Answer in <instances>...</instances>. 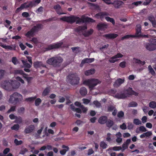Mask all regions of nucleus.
Listing matches in <instances>:
<instances>
[{
    "instance_id": "dca6fc26",
    "label": "nucleus",
    "mask_w": 156,
    "mask_h": 156,
    "mask_svg": "<svg viewBox=\"0 0 156 156\" xmlns=\"http://www.w3.org/2000/svg\"><path fill=\"white\" fill-rule=\"evenodd\" d=\"M35 128L34 126L33 125H31L25 128L24 132L26 134H28L32 132Z\"/></svg>"
},
{
    "instance_id": "5701e85b",
    "label": "nucleus",
    "mask_w": 156,
    "mask_h": 156,
    "mask_svg": "<svg viewBox=\"0 0 156 156\" xmlns=\"http://www.w3.org/2000/svg\"><path fill=\"white\" fill-rule=\"evenodd\" d=\"M43 27V25L41 24H38L36 26H34L32 28L34 32L35 33L38 31L40 29H42Z\"/></svg>"
},
{
    "instance_id": "2f4dec72",
    "label": "nucleus",
    "mask_w": 156,
    "mask_h": 156,
    "mask_svg": "<svg viewBox=\"0 0 156 156\" xmlns=\"http://www.w3.org/2000/svg\"><path fill=\"white\" fill-rule=\"evenodd\" d=\"M133 60H134L135 63L141 64L142 66L144 65L145 64V62L144 61H142L138 58H134Z\"/></svg>"
},
{
    "instance_id": "49530a36",
    "label": "nucleus",
    "mask_w": 156,
    "mask_h": 156,
    "mask_svg": "<svg viewBox=\"0 0 156 156\" xmlns=\"http://www.w3.org/2000/svg\"><path fill=\"white\" fill-rule=\"evenodd\" d=\"M137 104L135 101H132L128 105V106L130 107H136L137 106Z\"/></svg>"
},
{
    "instance_id": "680f3d73",
    "label": "nucleus",
    "mask_w": 156,
    "mask_h": 156,
    "mask_svg": "<svg viewBox=\"0 0 156 156\" xmlns=\"http://www.w3.org/2000/svg\"><path fill=\"white\" fill-rule=\"evenodd\" d=\"M80 108L81 109V110H82V112L83 113H86L88 110L87 108L85 107L83 105L81 106Z\"/></svg>"
},
{
    "instance_id": "bb28decb",
    "label": "nucleus",
    "mask_w": 156,
    "mask_h": 156,
    "mask_svg": "<svg viewBox=\"0 0 156 156\" xmlns=\"http://www.w3.org/2000/svg\"><path fill=\"white\" fill-rule=\"evenodd\" d=\"M141 27L140 24H138L136 27V36H138L141 34Z\"/></svg>"
},
{
    "instance_id": "aec40b11",
    "label": "nucleus",
    "mask_w": 156,
    "mask_h": 156,
    "mask_svg": "<svg viewBox=\"0 0 156 156\" xmlns=\"http://www.w3.org/2000/svg\"><path fill=\"white\" fill-rule=\"evenodd\" d=\"M109 14L106 12H101L96 14L95 16L97 18H100L101 19H103L105 16H108Z\"/></svg>"
},
{
    "instance_id": "c756f323",
    "label": "nucleus",
    "mask_w": 156,
    "mask_h": 156,
    "mask_svg": "<svg viewBox=\"0 0 156 156\" xmlns=\"http://www.w3.org/2000/svg\"><path fill=\"white\" fill-rule=\"evenodd\" d=\"M80 93L82 96H85L87 93V90L85 87H82L80 89Z\"/></svg>"
},
{
    "instance_id": "f257e3e1",
    "label": "nucleus",
    "mask_w": 156,
    "mask_h": 156,
    "mask_svg": "<svg viewBox=\"0 0 156 156\" xmlns=\"http://www.w3.org/2000/svg\"><path fill=\"white\" fill-rule=\"evenodd\" d=\"M60 19L61 20L71 24H72L76 22V24H79L81 22L94 23L95 22V20L92 18L88 17H85L84 16H82L81 18L74 15L69 16H64L60 18Z\"/></svg>"
},
{
    "instance_id": "c85d7f7f",
    "label": "nucleus",
    "mask_w": 156,
    "mask_h": 156,
    "mask_svg": "<svg viewBox=\"0 0 156 156\" xmlns=\"http://www.w3.org/2000/svg\"><path fill=\"white\" fill-rule=\"evenodd\" d=\"M95 70L94 69H91L86 71L84 72V74L85 75L88 76L94 74L95 73Z\"/></svg>"
},
{
    "instance_id": "774afa93",
    "label": "nucleus",
    "mask_w": 156,
    "mask_h": 156,
    "mask_svg": "<svg viewBox=\"0 0 156 156\" xmlns=\"http://www.w3.org/2000/svg\"><path fill=\"white\" fill-rule=\"evenodd\" d=\"M44 8L42 6H41L36 11V12L38 13L43 12Z\"/></svg>"
},
{
    "instance_id": "e2e57ef3",
    "label": "nucleus",
    "mask_w": 156,
    "mask_h": 156,
    "mask_svg": "<svg viewBox=\"0 0 156 156\" xmlns=\"http://www.w3.org/2000/svg\"><path fill=\"white\" fill-rule=\"evenodd\" d=\"M94 153V151L92 148H91L88 150L87 154L88 155H90Z\"/></svg>"
},
{
    "instance_id": "58836bf2",
    "label": "nucleus",
    "mask_w": 156,
    "mask_h": 156,
    "mask_svg": "<svg viewBox=\"0 0 156 156\" xmlns=\"http://www.w3.org/2000/svg\"><path fill=\"white\" fill-rule=\"evenodd\" d=\"M149 105L151 108H156V102L154 101H151L149 103Z\"/></svg>"
},
{
    "instance_id": "f8f14e48",
    "label": "nucleus",
    "mask_w": 156,
    "mask_h": 156,
    "mask_svg": "<svg viewBox=\"0 0 156 156\" xmlns=\"http://www.w3.org/2000/svg\"><path fill=\"white\" fill-rule=\"evenodd\" d=\"M108 27V25L104 23H99L97 26V27L99 30H105Z\"/></svg>"
},
{
    "instance_id": "ddd939ff",
    "label": "nucleus",
    "mask_w": 156,
    "mask_h": 156,
    "mask_svg": "<svg viewBox=\"0 0 156 156\" xmlns=\"http://www.w3.org/2000/svg\"><path fill=\"white\" fill-rule=\"evenodd\" d=\"M33 66L34 68L37 69L41 68V67L46 68V66L43 64L41 61H37L34 62L33 63Z\"/></svg>"
},
{
    "instance_id": "864d4df0",
    "label": "nucleus",
    "mask_w": 156,
    "mask_h": 156,
    "mask_svg": "<svg viewBox=\"0 0 156 156\" xmlns=\"http://www.w3.org/2000/svg\"><path fill=\"white\" fill-rule=\"evenodd\" d=\"M12 61L13 63L15 65H16L18 63L17 59L15 57H13L12 58Z\"/></svg>"
},
{
    "instance_id": "a211bd4d",
    "label": "nucleus",
    "mask_w": 156,
    "mask_h": 156,
    "mask_svg": "<svg viewBox=\"0 0 156 156\" xmlns=\"http://www.w3.org/2000/svg\"><path fill=\"white\" fill-rule=\"evenodd\" d=\"M147 19L152 23L153 27H156V20L154 16L152 15H151L148 16Z\"/></svg>"
},
{
    "instance_id": "052dcab7",
    "label": "nucleus",
    "mask_w": 156,
    "mask_h": 156,
    "mask_svg": "<svg viewBox=\"0 0 156 156\" xmlns=\"http://www.w3.org/2000/svg\"><path fill=\"white\" fill-rule=\"evenodd\" d=\"M139 131L142 132H145L147 131L145 127L144 126H141L139 127Z\"/></svg>"
},
{
    "instance_id": "e433bc0d",
    "label": "nucleus",
    "mask_w": 156,
    "mask_h": 156,
    "mask_svg": "<svg viewBox=\"0 0 156 156\" xmlns=\"http://www.w3.org/2000/svg\"><path fill=\"white\" fill-rule=\"evenodd\" d=\"M34 33L35 32L31 29L30 31L27 32L25 35L27 37H29L30 36H33Z\"/></svg>"
},
{
    "instance_id": "cd10ccee",
    "label": "nucleus",
    "mask_w": 156,
    "mask_h": 156,
    "mask_svg": "<svg viewBox=\"0 0 156 156\" xmlns=\"http://www.w3.org/2000/svg\"><path fill=\"white\" fill-rule=\"evenodd\" d=\"M62 148L63 149L66 148V149H63L60 151V153L62 155H64L66 153L67 151L69 150V147L65 145H63L62 146Z\"/></svg>"
},
{
    "instance_id": "412c9836",
    "label": "nucleus",
    "mask_w": 156,
    "mask_h": 156,
    "mask_svg": "<svg viewBox=\"0 0 156 156\" xmlns=\"http://www.w3.org/2000/svg\"><path fill=\"white\" fill-rule=\"evenodd\" d=\"M108 118L105 116L101 117L98 120V122L101 124H105L107 121Z\"/></svg>"
},
{
    "instance_id": "72a5a7b5",
    "label": "nucleus",
    "mask_w": 156,
    "mask_h": 156,
    "mask_svg": "<svg viewBox=\"0 0 156 156\" xmlns=\"http://www.w3.org/2000/svg\"><path fill=\"white\" fill-rule=\"evenodd\" d=\"M50 91V90L49 88L48 87H46L44 89L43 92H42V96L44 97L46 96L49 93Z\"/></svg>"
},
{
    "instance_id": "f3484780",
    "label": "nucleus",
    "mask_w": 156,
    "mask_h": 156,
    "mask_svg": "<svg viewBox=\"0 0 156 156\" xmlns=\"http://www.w3.org/2000/svg\"><path fill=\"white\" fill-rule=\"evenodd\" d=\"M118 35L117 34L114 33H110L103 35V37L107 39H114L117 37Z\"/></svg>"
},
{
    "instance_id": "6e6552de",
    "label": "nucleus",
    "mask_w": 156,
    "mask_h": 156,
    "mask_svg": "<svg viewBox=\"0 0 156 156\" xmlns=\"http://www.w3.org/2000/svg\"><path fill=\"white\" fill-rule=\"evenodd\" d=\"M105 3L108 5L113 4L114 7L116 8H119L120 7L123 2L122 1H114L113 2L111 1H103Z\"/></svg>"
},
{
    "instance_id": "5fc2aeb1",
    "label": "nucleus",
    "mask_w": 156,
    "mask_h": 156,
    "mask_svg": "<svg viewBox=\"0 0 156 156\" xmlns=\"http://www.w3.org/2000/svg\"><path fill=\"white\" fill-rule=\"evenodd\" d=\"M150 34L153 35V36L156 37V30L154 29H150L149 30Z\"/></svg>"
},
{
    "instance_id": "6ab92c4d",
    "label": "nucleus",
    "mask_w": 156,
    "mask_h": 156,
    "mask_svg": "<svg viewBox=\"0 0 156 156\" xmlns=\"http://www.w3.org/2000/svg\"><path fill=\"white\" fill-rule=\"evenodd\" d=\"M54 9H55L57 13L59 15H62L65 14V13L62 12V9L60 5L59 4H57L55 5L53 7Z\"/></svg>"
},
{
    "instance_id": "a878e982",
    "label": "nucleus",
    "mask_w": 156,
    "mask_h": 156,
    "mask_svg": "<svg viewBox=\"0 0 156 156\" xmlns=\"http://www.w3.org/2000/svg\"><path fill=\"white\" fill-rule=\"evenodd\" d=\"M94 60V58H85L82 60L81 64H84L85 63H90Z\"/></svg>"
},
{
    "instance_id": "37998d69",
    "label": "nucleus",
    "mask_w": 156,
    "mask_h": 156,
    "mask_svg": "<svg viewBox=\"0 0 156 156\" xmlns=\"http://www.w3.org/2000/svg\"><path fill=\"white\" fill-rule=\"evenodd\" d=\"M19 125L18 124H16L14 125L13 126L11 127V128L12 130L17 131L19 129Z\"/></svg>"
},
{
    "instance_id": "f704fd0d",
    "label": "nucleus",
    "mask_w": 156,
    "mask_h": 156,
    "mask_svg": "<svg viewBox=\"0 0 156 156\" xmlns=\"http://www.w3.org/2000/svg\"><path fill=\"white\" fill-rule=\"evenodd\" d=\"M93 30L92 29H90V30H88L87 32H85L83 34V35L86 37H88L89 36L91 35L93 32Z\"/></svg>"
},
{
    "instance_id": "423d86ee",
    "label": "nucleus",
    "mask_w": 156,
    "mask_h": 156,
    "mask_svg": "<svg viewBox=\"0 0 156 156\" xmlns=\"http://www.w3.org/2000/svg\"><path fill=\"white\" fill-rule=\"evenodd\" d=\"M68 82L72 85H77L79 83L80 78L78 77L76 73L69 74L67 77Z\"/></svg>"
},
{
    "instance_id": "ea45409f",
    "label": "nucleus",
    "mask_w": 156,
    "mask_h": 156,
    "mask_svg": "<svg viewBox=\"0 0 156 156\" xmlns=\"http://www.w3.org/2000/svg\"><path fill=\"white\" fill-rule=\"evenodd\" d=\"M148 69L149 73L152 75L153 76H155V73L151 65L148 66Z\"/></svg>"
},
{
    "instance_id": "8fccbe9b",
    "label": "nucleus",
    "mask_w": 156,
    "mask_h": 156,
    "mask_svg": "<svg viewBox=\"0 0 156 156\" xmlns=\"http://www.w3.org/2000/svg\"><path fill=\"white\" fill-rule=\"evenodd\" d=\"M28 151L27 148H24L20 150L19 153V154H24L26 152H27Z\"/></svg>"
},
{
    "instance_id": "a19ab883",
    "label": "nucleus",
    "mask_w": 156,
    "mask_h": 156,
    "mask_svg": "<svg viewBox=\"0 0 156 156\" xmlns=\"http://www.w3.org/2000/svg\"><path fill=\"white\" fill-rule=\"evenodd\" d=\"M105 19L107 21L111 22L113 25L115 24V21L113 18H110L109 17H106Z\"/></svg>"
},
{
    "instance_id": "c9c22d12",
    "label": "nucleus",
    "mask_w": 156,
    "mask_h": 156,
    "mask_svg": "<svg viewBox=\"0 0 156 156\" xmlns=\"http://www.w3.org/2000/svg\"><path fill=\"white\" fill-rule=\"evenodd\" d=\"M136 36L132 35H126L122 37L121 40L123 41L125 39H128L130 37H135Z\"/></svg>"
},
{
    "instance_id": "0eeeda50",
    "label": "nucleus",
    "mask_w": 156,
    "mask_h": 156,
    "mask_svg": "<svg viewBox=\"0 0 156 156\" xmlns=\"http://www.w3.org/2000/svg\"><path fill=\"white\" fill-rule=\"evenodd\" d=\"M11 80H5L3 81L1 84L2 87L5 90H11Z\"/></svg>"
},
{
    "instance_id": "473e14b6",
    "label": "nucleus",
    "mask_w": 156,
    "mask_h": 156,
    "mask_svg": "<svg viewBox=\"0 0 156 156\" xmlns=\"http://www.w3.org/2000/svg\"><path fill=\"white\" fill-rule=\"evenodd\" d=\"M107 127L111 128L114 124V122L113 121L110 119H108L106 122L105 123Z\"/></svg>"
},
{
    "instance_id": "7c9ffc66",
    "label": "nucleus",
    "mask_w": 156,
    "mask_h": 156,
    "mask_svg": "<svg viewBox=\"0 0 156 156\" xmlns=\"http://www.w3.org/2000/svg\"><path fill=\"white\" fill-rule=\"evenodd\" d=\"M87 29L86 26H80L75 29V31L78 32L82 30H85Z\"/></svg>"
},
{
    "instance_id": "9d476101",
    "label": "nucleus",
    "mask_w": 156,
    "mask_h": 156,
    "mask_svg": "<svg viewBox=\"0 0 156 156\" xmlns=\"http://www.w3.org/2000/svg\"><path fill=\"white\" fill-rule=\"evenodd\" d=\"M62 44V42H60L50 44L46 48V49L48 50H49L53 49L58 48L61 47Z\"/></svg>"
},
{
    "instance_id": "09e8293b",
    "label": "nucleus",
    "mask_w": 156,
    "mask_h": 156,
    "mask_svg": "<svg viewBox=\"0 0 156 156\" xmlns=\"http://www.w3.org/2000/svg\"><path fill=\"white\" fill-rule=\"evenodd\" d=\"M41 102V100L40 98L36 99L35 101V104L36 106H39Z\"/></svg>"
},
{
    "instance_id": "13d9d810",
    "label": "nucleus",
    "mask_w": 156,
    "mask_h": 156,
    "mask_svg": "<svg viewBox=\"0 0 156 156\" xmlns=\"http://www.w3.org/2000/svg\"><path fill=\"white\" fill-rule=\"evenodd\" d=\"M124 113L122 111H120L118 112L117 114V116L119 118H122L124 116Z\"/></svg>"
},
{
    "instance_id": "2eb2a0df",
    "label": "nucleus",
    "mask_w": 156,
    "mask_h": 156,
    "mask_svg": "<svg viewBox=\"0 0 156 156\" xmlns=\"http://www.w3.org/2000/svg\"><path fill=\"white\" fill-rule=\"evenodd\" d=\"M11 90L12 89L18 88L20 86V83L16 80H11Z\"/></svg>"
},
{
    "instance_id": "bf43d9fd",
    "label": "nucleus",
    "mask_w": 156,
    "mask_h": 156,
    "mask_svg": "<svg viewBox=\"0 0 156 156\" xmlns=\"http://www.w3.org/2000/svg\"><path fill=\"white\" fill-rule=\"evenodd\" d=\"M4 47V48L6 49L10 50H15V47L13 48L11 45H6V46H5Z\"/></svg>"
},
{
    "instance_id": "4be33fe9",
    "label": "nucleus",
    "mask_w": 156,
    "mask_h": 156,
    "mask_svg": "<svg viewBox=\"0 0 156 156\" xmlns=\"http://www.w3.org/2000/svg\"><path fill=\"white\" fill-rule=\"evenodd\" d=\"M127 97L126 94L125 93H119L116 94L115 95V97L118 99H124Z\"/></svg>"
},
{
    "instance_id": "603ef678",
    "label": "nucleus",
    "mask_w": 156,
    "mask_h": 156,
    "mask_svg": "<svg viewBox=\"0 0 156 156\" xmlns=\"http://www.w3.org/2000/svg\"><path fill=\"white\" fill-rule=\"evenodd\" d=\"M133 122L134 124L136 125H139L141 124V122L140 121L137 119H134L133 120Z\"/></svg>"
},
{
    "instance_id": "4468645a",
    "label": "nucleus",
    "mask_w": 156,
    "mask_h": 156,
    "mask_svg": "<svg viewBox=\"0 0 156 156\" xmlns=\"http://www.w3.org/2000/svg\"><path fill=\"white\" fill-rule=\"evenodd\" d=\"M126 92L125 93L127 97L129 95H134L136 96L138 95V93L132 90V88L129 87L128 89H126Z\"/></svg>"
},
{
    "instance_id": "de8ad7c7",
    "label": "nucleus",
    "mask_w": 156,
    "mask_h": 156,
    "mask_svg": "<svg viewBox=\"0 0 156 156\" xmlns=\"http://www.w3.org/2000/svg\"><path fill=\"white\" fill-rule=\"evenodd\" d=\"M16 120H15V122L16 123H18L19 124L21 123L22 122V119L21 117H16Z\"/></svg>"
},
{
    "instance_id": "39448f33",
    "label": "nucleus",
    "mask_w": 156,
    "mask_h": 156,
    "mask_svg": "<svg viewBox=\"0 0 156 156\" xmlns=\"http://www.w3.org/2000/svg\"><path fill=\"white\" fill-rule=\"evenodd\" d=\"M23 99V96L20 94L15 92L10 96L9 102L13 104H16Z\"/></svg>"
},
{
    "instance_id": "a18cd8bd",
    "label": "nucleus",
    "mask_w": 156,
    "mask_h": 156,
    "mask_svg": "<svg viewBox=\"0 0 156 156\" xmlns=\"http://www.w3.org/2000/svg\"><path fill=\"white\" fill-rule=\"evenodd\" d=\"M14 143L16 146L21 145L23 143L22 140L19 141L17 139H15L14 140Z\"/></svg>"
},
{
    "instance_id": "9b49d317",
    "label": "nucleus",
    "mask_w": 156,
    "mask_h": 156,
    "mask_svg": "<svg viewBox=\"0 0 156 156\" xmlns=\"http://www.w3.org/2000/svg\"><path fill=\"white\" fill-rule=\"evenodd\" d=\"M125 81V79H122L120 78H118L115 82L113 84L114 87L118 88Z\"/></svg>"
},
{
    "instance_id": "0e129e2a",
    "label": "nucleus",
    "mask_w": 156,
    "mask_h": 156,
    "mask_svg": "<svg viewBox=\"0 0 156 156\" xmlns=\"http://www.w3.org/2000/svg\"><path fill=\"white\" fill-rule=\"evenodd\" d=\"M22 62L25 66V67L28 68H30L31 67V66L30 64L25 62V61L23 60L22 61Z\"/></svg>"
},
{
    "instance_id": "4c0bfd02",
    "label": "nucleus",
    "mask_w": 156,
    "mask_h": 156,
    "mask_svg": "<svg viewBox=\"0 0 156 156\" xmlns=\"http://www.w3.org/2000/svg\"><path fill=\"white\" fill-rule=\"evenodd\" d=\"M100 147L103 149H105L107 148L108 145L104 141H102L100 143Z\"/></svg>"
},
{
    "instance_id": "69168bd1",
    "label": "nucleus",
    "mask_w": 156,
    "mask_h": 156,
    "mask_svg": "<svg viewBox=\"0 0 156 156\" xmlns=\"http://www.w3.org/2000/svg\"><path fill=\"white\" fill-rule=\"evenodd\" d=\"M83 103L85 105H87L90 102V100L87 99L83 98L82 99Z\"/></svg>"
},
{
    "instance_id": "b1692460",
    "label": "nucleus",
    "mask_w": 156,
    "mask_h": 156,
    "mask_svg": "<svg viewBox=\"0 0 156 156\" xmlns=\"http://www.w3.org/2000/svg\"><path fill=\"white\" fill-rule=\"evenodd\" d=\"M146 48L150 51H152L156 49V46L151 44H147L146 45Z\"/></svg>"
},
{
    "instance_id": "c03bdc74",
    "label": "nucleus",
    "mask_w": 156,
    "mask_h": 156,
    "mask_svg": "<svg viewBox=\"0 0 156 156\" xmlns=\"http://www.w3.org/2000/svg\"><path fill=\"white\" fill-rule=\"evenodd\" d=\"M93 104L98 108H100L101 106V104L97 100L94 101L93 102Z\"/></svg>"
},
{
    "instance_id": "20e7f679",
    "label": "nucleus",
    "mask_w": 156,
    "mask_h": 156,
    "mask_svg": "<svg viewBox=\"0 0 156 156\" xmlns=\"http://www.w3.org/2000/svg\"><path fill=\"white\" fill-rule=\"evenodd\" d=\"M101 82L98 79L92 78L84 81L83 83L89 87L90 90L93 89L94 87L98 84L100 83Z\"/></svg>"
},
{
    "instance_id": "7ed1b4c3",
    "label": "nucleus",
    "mask_w": 156,
    "mask_h": 156,
    "mask_svg": "<svg viewBox=\"0 0 156 156\" xmlns=\"http://www.w3.org/2000/svg\"><path fill=\"white\" fill-rule=\"evenodd\" d=\"M41 1H33L29 2H25L21 5V6L16 9L15 12L18 13L24 8H31L36 6L37 5L40 3Z\"/></svg>"
},
{
    "instance_id": "79ce46f5",
    "label": "nucleus",
    "mask_w": 156,
    "mask_h": 156,
    "mask_svg": "<svg viewBox=\"0 0 156 156\" xmlns=\"http://www.w3.org/2000/svg\"><path fill=\"white\" fill-rule=\"evenodd\" d=\"M6 73V71L4 70H0V80L2 79L4 77Z\"/></svg>"
},
{
    "instance_id": "393cba45",
    "label": "nucleus",
    "mask_w": 156,
    "mask_h": 156,
    "mask_svg": "<svg viewBox=\"0 0 156 156\" xmlns=\"http://www.w3.org/2000/svg\"><path fill=\"white\" fill-rule=\"evenodd\" d=\"M23 71L21 69H15L11 71L10 72L11 74H13L14 75H21L23 74Z\"/></svg>"
},
{
    "instance_id": "1a4fd4ad",
    "label": "nucleus",
    "mask_w": 156,
    "mask_h": 156,
    "mask_svg": "<svg viewBox=\"0 0 156 156\" xmlns=\"http://www.w3.org/2000/svg\"><path fill=\"white\" fill-rule=\"evenodd\" d=\"M123 56V55L121 54L120 53H118L109 59V61L110 63H114L118 61V59L117 58H122Z\"/></svg>"
},
{
    "instance_id": "6e6d98bb",
    "label": "nucleus",
    "mask_w": 156,
    "mask_h": 156,
    "mask_svg": "<svg viewBox=\"0 0 156 156\" xmlns=\"http://www.w3.org/2000/svg\"><path fill=\"white\" fill-rule=\"evenodd\" d=\"M16 106H12L11 108L9 109L7 112V113H10L11 112H14L15 110Z\"/></svg>"
},
{
    "instance_id": "338daca9",
    "label": "nucleus",
    "mask_w": 156,
    "mask_h": 156,
    "mask_svg": "<svg viewBox=\"0 0 156 156\" xmlns=\"http://www.w3.org/2000/svg\"><path fill=\"white\" fill-rule=\"evenodd\" d=\"M15 79L18 81H19L21 82V83L23 84L24 83V81L20 77L17 76L16 77Z\"/></svg>"
},
{
    "instance_id": "f03ea898",
    "label": "nucleus",
    "mask_w": 156,
    "mask_h": 156,
    "mask_svg": "<svg viewBox=\"0 0 156 156\" xmlns=\"http://www.w3.org/2000/svg\"><path fill=\"white\" fill-rule=\"evenodd\" d=\"M63 61V59L61 57L55 56L49 58L46 61V62L54 67H58Z\"/></svg>"
},
{
    "instance_id": "3c124183",
    "label": "nucleus",
    "mask_w": 156,
    "mask_h": 156,
    "mask_svg": "<svg viewBox=\"0 0 156 156\" xmlns=\"http://www.w3.org/2000/svg\"><path fill=\"white\" fill-rule=\"evenodd\" d=\"M111 134L110 133H108L107 134V136L106 138V140L108 142H110L112 141Z\"/></svg>"
},
{
    "instance_id": "4d7b16f0",
    "label": "nucleus",
    "mask_w": 156,
    "mask_h": 156,
    "mask_svg": "<svg viewBox=\"0 0 156 156\" xmlns=\"http://www.w3.org/2000/svg\"><path fill=\"white\" fill-rule=\"evenodd\" d=\"M36 97H31L28 98H26L25 99V101H31L34 100L36 98Z\"/></svg>"
}]
</instances>
